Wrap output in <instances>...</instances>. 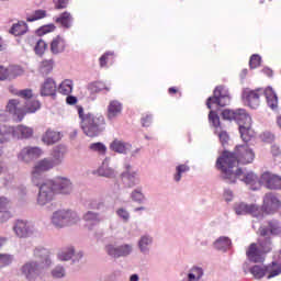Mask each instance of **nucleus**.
<instances>
[{
	"instance_id": "nucleus-26",
	"label": "nucleus",
	"mask_w": 281,
	"mask_h": 281,
	"mask_svg": "<svg viewBox=\"0 0 281 281\" xmlns=\"http://www.w3.org/2000/svg\"><path fill=\"white\" fill-rule=\"evenodd\" d=\"M154 240L155 239L153 238V236L148 234L140 236L137 241V247L143 256H148L150 254V248L153 247Z\"/></svg>"
},
{
	"instance_id": "nucleus-8",
	"label": "nucleus",
	"mask_w": 281,
	"mask_h": 281,
	"mask_svg": "<svg viewBox=\"0 0 281 281\" xmlns=\"http://www.w3.org/2000/svg\"><path fill=\"white\" fill-rule=\"evenodd\" d=\"M81 218L78 212L71 209H59L52 213L50 215V225L55 229H65V227H74L78 225Z\"/></svg>"
},
{
	"instance_id": "nucleus-14",
	"label": "nucleus",
	"mask_w": 281,
	"mask_h": 281,
	"mask_svg": "<svg viewBox=\"0 0 281 281\" xmlns=\"http://www.w3.org/2000/svg\"><path fill=\"white\" fill-rule=\"evenodd\" d=\"M135 251V246L133 244H120L115 246L114 244H106L105 245V254L113 258L114 260H120V258H128L133 256Z\"/></svg>"
},
{
	"instance_id": "nucleus-38",
	"label": "nucleus",
	"mask_w": 281,
	"mask_h": 281,
	"mask_svg": "<svg viewBox=\"0 0 281 281\" xmlns=\"http://www.w3.org/2000/svg\"><path fill=\"white\" fill-rule=\"evenodd\" d=\"M189 171H190V165H188V162L178 164L176 166V171L173 173V181L176 183L181 182V179H183V176L187 175V172Z\"/></svg>"
},
{
	"instance_id": "nucleus-17",
	"label": "nucleus",
	"mask_w": 281,
	"mask_h": 281,
	"mask_svg": "<svg viewBox=\"0 0 281 281\" xmlns=\"http://www.w3.org/2000/svg\"><path fill=\"white\" fill-rule=\"evenodd\" d=\"M43 148L37 146H26L21 149L18 154L19 161H23V164H32L35 159L43 157Z\"/></svg>"
},
{
	"instance_id": "nucleus-63",
	"label": "nucleus",
	"mask_w": 281,
	"mask_h": 281,
	"mask_svg": "<svg viewBox=\"0 0 281 281\" xmlns=\"http://www.w3.org/2000/svg\"><path fill=\"white\" fill-rule=\"evenodd\" d=\"M2 80H9L8 68L4 66H0V81Z\"/></svg>"
},
{
	"instance_id": "nucleus-60",
	"label": "nucleus",
	"mask_w": 281,
	"mask_h": 281,
	"mask_svg": "<svg viewBox=\"0 0 281 281\" xmlns=\"http://www.w3.org/2000/svg\"><path fill=\"white\" fill-rule=\"evenodd\" d=\"M153 124V114H146L145 116L142 117V126L145 128H148Z\"/></svg>"
},
{
	"instance_id": "nucleus-49",
	"label": "nucleus",
	"mask_w": 281,
	"mask_h": 281,
	"mask_svg": "<svg viewBox=\"0 0 281 281\" xmlns=\"http://www.w3.org/2000/svg\"><path fill=\"white\" fill-rule=\"evenodd\" d=\"M11 262H14V255L0 254V269H3V267H10Z\"/></svg>"
},
{
	"instance_id": "nucleus-15",
	"label": "nucleus",
	"mask_w": 281,
	"mask_h": 281,
	"mask_svg": "<svg viewBox=\"0 0 281 281\" xmlns=\"http://www.w3.org/2000/svg\"><path fill=\"white\" fill-rule=\"evenodd\" d=\"M43 269H48V267L36 260H30L22 266L21 271L29 281H35L43 273Z\"/></svg>"
},
{
	"instance_id": "nucleus-42",
	"label": "nucleus",
	"mask_w": 281,
	"mask_h": 281,
	"mask_svg": "<svg viewBox=\"0 0 281 281\" xmlns=\"http://www.w3.org/2000/svg\"><path fill=\"white\" fill-rule=\"evenodd\" d=\"M59 93L63 95H69L74 91V81L71 79H65L58 88Z\"/></svg>"
},
{
	"instance_id": "nucleus-23",
	"label": "nucleus",
	"mask_w": 281,
	"mask_h": 281,
	"mask_svg": "<svg viewBox=\"0 0 281 281\" xmlns=\"http://www.w3.org/2000/svg\"><path fill=\"white\" fill-rule=\"evenodd\" d=\"M67 153H68V149L65 145L55 146L50 154L52 155V158H50L52 164L55 167L63 165V162L65 161V155H67Z\"/></svg>"
},
{
	"instance_id": "nucleus-11",
	"label": "nucleus",
	"mask_w": 281,
	"mask_h": 281,
	"mask_svg": "<svg viewBox=\"0 0 281 281\" xmlns=\"http://www.w3.org/2000/svg\"><path fill=\"white\" fill-rule=\"evenodd\" d=\"M225 155H232L233 159H235L236 161V166H238V164H251L254 159H256V154L254 153V149L249 148V145L247 144L237 145L233 153L224 151L222 156L217 158L221 159L222 164H224L225 159H227Z\"/></svg>"
},
{
	"instance_id": "nucleus-34",
	"label": "nucleus",
	"mask_w": 281,
	"mask_h": 281,
	"mask_svg": "<svg viewBox=\"0 0 281 281\" xmlns=\"http://www.w3.org/2000/svg\"><path fill=\"white\" fill-rule=\"evenodd\" d=\"M203 276H205V271L203 270V268L199 266H193L189 270L187 279H182V281H200Z\"/></svg>"
},
{
	"instance_id": "nucleus-44",
	"label": "nucleus",
	"mask_w": 281,
	"mask_h": 281,
	"mask_svg": "<svg viewBox=\"0 0 281 281\" xmlns=\"http://www.w3.org/2000/svg\"><path fill=\"white\" fill-rule=\"evenodd\" d=\"M7 70L9 80H14V78H19V76H23V74H25V70H23V67L21 66H9Z\"/></svg>"
},
{
	"instance_id": "nucleus-36",
	"label": "nucleus",
	"mask_w": 281,
	"mask_h": 281,
	"mask_svg": "<svg viewBox=\"0 0 281 281\" xmlns=\"http://www.w3.org/2000/svg\"><path fill=\"white\" fill-rule=\"evenodd\" d=\"M27 23H25L24 21H19L14 24H12L11 29H10V34H12L13 36H23L25 34H27Z\"/></svg>"
},
{
	"instance_id": "nucleus-43",
	"label": "nucleus",
	"mask_w": 281,
	"mask_h": 281,
	"mask_svg": "<svg viewBox=\"0 0 281 281\" xmlns=\"http://www.w3.org/2000/svg\"><path fill=\"white\" fill-rule=\"evenodd\" d=\"M50 276L55 280H63V278L67 277V269H65L61 265H57L52 269Z\"/></svg>"
},
{
	"instance_id": "nucleus-12",
	"label": "nucleus",
	"mask_w": 281,
	"mask_h": 281,
	"mask_svg": "<svg viewBox=\"0 0 281 281\" xmlns=\"http://www.w3.org/2000/svg\"><path fill=\"white\" fill-rule=\"evenodd\" d=\"M13 232L18 238H38L41 231L34 223L23 220H18L13 225Z\"/></svg>"
},
{
	"instance_id": "nucleus-18",
	"label": "nucleus",
	"mask_w": 281,
	"mask_h": 281,
	"mask_svg": "<svg viewBox=\"0 0 281 281\" xmlns=\"http://www.w3.org/2000/svg\"><path fill=\"white\" fill-rule=\"evenodd\" d=\"M280 206H281V202L278 199V196H276V194L271 192L266 193V195L263 196V205L260 209L261 214L262 212H265V214H273L278 212V210H280Z\"/></svg>"
},
{
	"instance_id": "nucleus-61",
	"label": "nucleus",
	"mask_w": 281,
	"mask_h": 281,
	"mask_svg": "<svg viewBox=\"0 0 281 281\" xmlns=\"http://www.w3.org/2000/svg\"><path fill=\"white\" fill-rule=\"evenodd\" d=\"M8 205H10V200L5 196H0V212L8 210Z\"/></svg>"
},
{
	"instance_id": "nucleus-37",
	"label": "nucleus",
	"mask_w": 281,
	"mask_h": 281,
	"mask_svg": "<svg viewBox=\"0 0 281 281\" xmlns=\"http://www.w3.org/2000/svg\"><path fill=\"white\" fill-rule=\"evenodd\" d=\"M75 254V247L74 246H66L59 250L57 254L58 260L60 262H69V260H72Z\"/></svg>"
},
{
	"instance_id": "nucleus-25",
	"label": "nucleus",
	"mask_w": 281,
	"mask_h": 281,
	"mask_svg": "<svg viewBox=\"0 0 281 281\" xmlns=\"http://www.w3.org/2000/svg\"><path fill=\"white\" fill-rule=\"evenodd\" d=\"M131 148H133L131 143L117 138L110 144V150H113V153H117L119 155H128Z\"/></svg>"
},
{
	"instance_id": "nucleus-48",
	"label": "nucleus",
	"mask_w": 281,
	"mask_h": 281,
	"mask_svg": "<svg viewBox=\"0 0 281 281\" xmlns=\"http://www.w3.org/2000/svg\"><path fill=\"white\" fill-rule=\"evenodd\" d=\"M89 148L92 150V153H98L99 155H106V145L103 143H92L89 145Z\"/></svg>"
},
{
	"instance_id": "nucleus-4",
	"label": "nucleus",
	"mask_w": 281,
	"mask_h": 281,
	"mask_svg": "<svg viewBox=\"0 0 281 281\" xmlns=\"http://www.w3.org/2000/svg\"><path fill=\"white\" fill-rule=\"evenodd\" d=\"M80 119V127L87 137H98L106 128V121L102 114L85 112L82 106L77 108Z\"/></svg>"
},
{
	"instance_id": "nucleus-9",
	"label": "nucleus",
	"mask_w": 281,
	"mask_h": 281,
	"mask_svg": "<svg viewBox=\"0 0 281 281\" xmlns=\"http://www.w3.org/2000/svg\"><path fill=\"white\" fill-rule=\"evenodd\" d=\"M249 273L254 276L255 280H262L268 274L267 279L276 278L281 273V250L276 252L273 261L270 266L255 265L249 269Z\"/></svg>"
},
{
	"instance_id": "nucleus-22",
	"label": "nucleus",
	"mask_w": 281,
	"mask_h": 281,
	"mask_svg": "<svg viewBox=\"0 0 281 281\" xmlns=\"http://www.w3.org/2000/svg\"><path fill=\"white\" fill-rule=\"evenodd\" d=\"M82 220L85 221L86 227L89 229V232L93 231L97 225L102 223V216L100 213L93 211L86 212L82 216Z\"/></svg>"
},
{
	"instance_id": "nucleus-41",
	"label": "nucleus",
	"mask_w": 281,
	"mask_h": 281,
	"mask_svg": "<svg viewBox=\"0 0 281 281\" xmlns=\"http://www.w3.org/2000/svg\"><path fill=\"white\" fill-rule=\"evenodd\" d=\"M131 199L135 203H144V201H146V195L144 194V188L137 187L136 189H134L131 193Z\"/></svg>"
},
{
	"instance_id": "nucleus-10",
	"label": "nucleus",
	"mask_w": 281,
	"mask_h": 281,
	"mask_svg": "<svg viewBox=\"0 0 281 281\" xmlns=\"http://www.w3.org/2000/svg\"><path fill=\"white\" fill-rule=\"evenodd\" d=\"M56 168L54 162H52V158H43L36 161L31 170V181L33 186L41 190L43 183L47 181L45 179V172H49V170H54Z\"/></svg>"
},
{
	"instance_id": "nucleus-27",
	"label": "nucleus",
	"mask_w": 281,
	"mask_h": 281,
	"mask_svg": "<svg viewBox=\"0 0 281 281\" xmlns=\"http://www.w3.org/2000/svg\"><path fill=\"white\" fill-rule=\"evenodd\" d=\"M54 21L64 30H71V27H74V15L68 11H64L58 16L54 18Z\"/></svg>"
},
{
	"instance_id": "nucleus-35",
	"label": "nucleus",
	"mask_w": 281,
	"mask_h": 281,
	"mask_svg": "<svg viewBox=\"0 0 281 281\" xmlns=\"http://www.w3.org/2000/svg\"><path fill=\"white\" fill-rule=\"evenodd\" d=\"M88 91L91 94L100 93L101 91L109 93V91H111V86H108L104 81H93L88 85Z\"/></svg>"
},
{
	"instance_id": "nucleus-30",
	"label": "nucleus",
	"mask_w": 281,
	"mask_h": 281,
	"mask_svg": "<svg viewBox=\"0 0 281 281\" xmlns=\"http://www.w3.org/2000/svg\"><path fill=\"white\" fill-rule=\"evenodd\" d=\"M60 132L47 130L45 134L42 136V142L43 144H46V146H52L57 142H60Z\"/></svg>"
},
{
	"instance_id": "nucleus-56",
	"label": "nucleus",
	"mask_w": 281,
	"mask_h": 281,
	"mask_svg": "<svg viewBox=\"0 0 281 281\" xmlns=\"http://www.w3.org/2000/svg\"><path fill=\"white\" fill-rule=\"evenodd\" d=\"M55 10H65L69 5V0H53Z\"/></svg>"
},
{
	"instance_id": "nucleus-29",
	"label": "nucleus",
	"mask_w": 281,
	"mask_h": 281,
	"mask_svg": "<svg viewBox=\"0 0 281 281\" xmlns=\"http://www.w3.org/2000/svg\"><path fill=\"white\" fill-rule=\"evenodd\" d=\"M67 48V41H65V37L57 35L55 38L50 42V52L54 55L63 54L65 49Z\"/></svg>"
},
{
	"instance_id": "nucleus-39",
	"label": "nucleus",
	"mask_w": 281,
	"mask_h": 281,
	"mask_svg": "<svg viewBox=\"0 0 281 281\" xmlns=\"http://www.w3.org/2000/svg\"><path fill=\"white\" fill-rule=\"evenodd\" d=\"M213 246L218 251H227V249L232 247V239H229V237L222 236L214 241Z\"/></svg>"
},
{
	"instance_id": "nucleus-19",
	"label": "nucleus",
	"mask_w": 281,
	"mask_h": 281,
	"mask_svg": "<svg viewBox=\"0 0 281 281\" xmlns=\"http://www.w3.org/2000/svg\"><path fill=\"white\" fill-rule=\"evenodd\" d=\"M260 183L268 190H280L281 189V178L279 176L272 175L270 172H265L260 177Z\"/></svg>"
},
{
	"instance_id": "nucleus-58",
	"label": "nucleus",
	"mask_w": 281,
	"mask_h": 281,
	"mask_svg": "<svg viewBox=\"0 0 281 281\" xmlns=\"http://www.w3.org/2000/svg\"><path fill=\"white\" fill-rule=\"evenodd\" d=\"M115 53L106 52L99 58L100 67H106V61L109 60V56H114Z\"/></svg>"
},
{
	"instance_id": "nucleus-53",
	"label": "nucleus",
	"mask_w": 281,
	"mask_h": 281,
	"mask_svg": "<svg viewBox=\"0 0 281 281\" xmlns=\"http://www.w3.org/2000/svg\"><path fill=\"white\" fill-rule=\"evenodd\" d=\"M260 63H262V57L258 54L252 55L249 60L250 69H258V67H260Z\"/></svg>"
},
{
	"instance_id": "nucleus-51",
	"label": "nucleus",
	"mask_w": 281,
	"mask_h": 281,
	"mask_svg": "<svg viewBox=\"0 0 281 281\" xmlns=\"http://www.w3.org/2000/svg\"><path fill=\"white\" fill-rule=\"evenodd\" d=\"M45 49H47V43L43 40H38L34 47L35 54L37 56H43L45 54Z\"/></svg>"
},
{
	"instance_id": "nucleus-46",
	"label": "nucleus",
	"mask_w": 281,
	"mask_h": 281,
	"mask_svg": "<svg viewBox=\"0 0 281 281\" xmlns=\"http://www.w3.org/2000/svg\"><path fill=\"white\" fill-rule=\"evenodd\" d=\"M53 69H54V60H52V59L43 60L40 64V74H42V76H47V75L52 74Z\"/></svg>"
},
{
	"instance_id": "nucleus-32",
	"label": "nucleus",
	"mask_w": 281,
	"mask_h": 281,
	"mask_svg": "<svg viewBox=\"0 0 281 281\" xmlns=\"http://www.w3.org/2000/svg\"><path fill=\"white\" fill-rule=\"evenodd\" d=\"M122 113V103L117 100L110 101L108 105V119L115 120Z\"/></svg>"
},
{
	"instance_id": "nucleus-40",
	"label": "nucleus",
	"mask_w": 281,
	"mask_h": 281,
	"mask_svg": "<svg viewBox=\"0 0 281 281\" xmlns=\"http://www.w3.org/2000/svg\"><path fill=\"white\" fill-rule=\"evenodd\" d=\"M209 124L215 128L214 133H218V131L223 128V126H221V116H218V113L214 110H211L209 113Z\"/></svg>"
},
{
	"instance_id": "nucleus-45",
	"label": "nucleus",
	"mask_w": 281,
	"mask_h": 281,
	"mask_svg": "<svg viewBox=\"0 0 281 281\" xmlns=\"http://www.w3.org/2000/svg\"><path fill=\"white\" fill-rule=\"evenodd\" d=\"M268 236L271 234L272 236H278L281 232L280 222L278 220H271L268 222Z\"/></svg>"
},
{
	"instance_id": "nucleus-3",
	"label": "nucleus",
	"mask_w": 281,
	"mask_h": 281,
	"mask_svg": "<svg viewBox=\"0 0 281 281\" xmlns=\"http://www.w3.org/2000/svg\"><path fill=\"white\" fill-rule=\"evenodd\" d=\"M223 120L228 122L235 121L239 126V133L243 142H251V138L256 133L251 128V116L247 113L245 109L229 110L225 109L222 111Z\"/></svg>"
},
{
	"instance_id": "nucleus-6",
	"label": "nucleus",
	"mask_w": 281,
	"mask_h": 281,
	"mask_svg": "<svg viewBox=\"0 0 281 281\" xmlns=\"http://www.w3.org/2000/svg\"><path fill=\"white\" fill-rule=\"evenodd\" d=\"M259 234L260 238L258 244H251L246 251V256L250 262H265V255L273 249L271 237H269V231L261 227Z\"/></svg>"
},
{
	"instance_id": "nucleus-1",
	"label": "nucleus",
	"mask_w": 281,
	"mask_h": 281,
	"mask_svg": "<svg viewBox=\"0 0 281 281\" xmlns=\"http://www.w3.org/2000/svg\"><path fill=\"white\" fill-rule=\"evenodd\" d=\"M226 159L224 162L221 159L216 160V167L221 170V177L226 183H236V181H244L246 186H249L250 190H260V179L254 172L244 173L243 169H236V159L232 157V154H225Z\"/></svg>"
},
{
	"instance_id": "nucleus-59",
	"label": "nucleus",
	"mask_w": 281,
	"mask_h": 281,
	"mask_svg": "<svg viewBox=\"0 0 281 281\" xmlns=\"http://www.w3.org/2000/svg\"><path fill=\"white\" fill-rule=\"evenodd\" d=\"M12 218V213L10 211H0V223H8Z\"/></svg>"
},
{
	"instance_id": "nucleus-33",
	"label": "nucleus",
	"mask_w": 281,
	"mask_h": 281,
	"mask_svg": "<svg viewBox=\"0 0 281 281\" xmlns=\"http://www.w3.org/2000/svg\"><path fill=\"white\" fill-rule=\"evenodd\" d=\"M99 177H106L108 179H114L117 177L115 169L109 166V160H104L102 166L98 169Z\"/></svg>"
},
{
	"instance_id": "nucleus-7",
	"label": "nucleus",
	"mask_w": 281,
	"mask_h": 281,
	"mask_svg": "<svg viewBox=\"0 0 281 281\" xmlns=\"http://www.w3.org/2000/svg\"><path fill=\"white\" fill-rule=\"evenodd\" d=\"M259 91H261V93H263V95L266 97L268 106L272 109V111H276L278 109V94L276 93V91H273V88L271 87H268L265 90H251L249 88H246L243 91V100L246 101L250 109H257L258 106H260V93H258Z\"/></svg>"
},
{
	"instance_id": "nucleus-47",
	"label": "nucleus",
	"mask_w": 281,
	"mask_h": 281,
	"mask_svg": "<svg viewBox=\"0 0 281 281\" xmlns=\"http://www.w3.org/2000/svg\"><path fill=\"white\" fill-rule=\"evenodd\" d=\"M47 16V11L45 10H36L32 15H27L26 21L29 23H34V21H41V19H45Z\"/></svg>"
},
{
	"instance_id": "nucleus-2",
	"label": "nucleus",
	"mask_w": 281,
	"mask_h": 281,
	"mask_svg": "<svg viewBox=\"0 0 281 281\" xmlns=\"http://www.w3.org/2000/svg\"><path fill=\"white\" fill-rule=\"evenodd\" d=\"M74 192V183L67 177H55L47 179L38 190L36 204L40 207H45L56 199V194L69 196Z\"/></svg>"
},
{
	"instance_id": "nucleus-28",
	"label": "nucleus",
	"mask_w": 281,
	"mask_h": 281,
	"mask_svg": "<svg viewBox=\"0 0 281 281\" xmlns=\"http://www.w3.org/2000/svg\"><path fill=\"white\" fill-rule=\"evenodd\" d=\"M40 93L43 97L56 95V81L53 78H46L41 85Z\"/></svg>"
},
{
	"instance_id": "nucleus-5",
	"label": "nucleus",
	"mask_w": 281,
	"mask_h": 281,
	"mask_svg": "<svg viewBox=\"0 0 281 281\" xmlns=\"http://www.w3.org/2000/svg\"><path fill=\"white\" fill-rule=\"evenodd\" d=\"M38 109H41V102L34 99L26 101L11 99L7 104V113L12 117L13 122H23L27 113H36Z\"/></svg>"
},
{
	"instance_id": "nucleus-55",
	"label": "nucleus",
	"mask_w": 281,
	"mask_h": 281,
	"mask_svg": "<svg viewBox=\"0 0 281 281\" xmlns=\"http://www.w3.org/2000/svg\"><path fill=\"white\" fill-rule=\"evenodd\" d=\"M16 94L20 98L24 99V102H27V100H32V89H24L16 92Z\"/></svg>"
},
{
	"instance_id": "nucleus-31",
	"label": "nucleus",
	"mask_w": 281,
	"mask_h": 281,
	"mask_svg": "<svg viewBox=\"0 0 281 281\" xmlns=\"http://www.w3.org/2000/svg\"><path fill=\"white\" fill-rule=\"evenodd\" d=\"M14 126L0 124V144H8L14 137Z\"/></svg>"
},
{
	"instance_id": "nucleus-64",
	"label": "nucleus",
	"mask_w": 281,
	"mask_h": 281,
	"mask_svg": "<svg viewBox=\"0 0 281 281\" xmlns=\"http://www.w3.org/2000/svg\"><path fill=\"white\" fill-rule=\"evenodd\" d=\"M85 254L82 252V250H79L76 252L75 250V254L72 255V262L76 263V262H80V260H82Z\"/></svg>"
},
{
	"instance_id": "nucleus-54",
	"label": "nucleus",
	"mask_w": 281,
	"mask_h": 281,
	"mask_svg": "<svg viewBox=\"0 0 281 281\" xmlns=\"http://www.w3.org/2000/svg\"><path fill=\"white\" fill-rule=\"evenodd\" d=\"M215 135L218 136L222 146H225V144L229 142V135L227 134V132L223 131V128L218 131V133H215Z\"/></svg>"
},
{
	"instance_id": "nucleus-21",
	"label": "nucleus",
	"mask_w": 281,
	"mask_h": 281,
	"mask_svg": "<svg viewBox=\"0 0 281 281\" xmlns=\"http://www.w3.org/2000/svg\"><path fill=\"white\" fill-rule=\"evenodd\" d=\"M33 257L38 260L40 265L44 267H52V257H49V250L43 246H37L33 249Z\"/></svg>"
},
{
	"instance_id": "nucleus-57",
	"label": "nucleus",
	"mask_w": 281,
	"mask_h": 281,
	"mask_svg": "<svg viewBox=\"0 0 281 281\" xmlns=\"http://www.w3.org/2000/svg\"><path fill=\"white\" fill-rule=\"evenodd\" d=\"M54 30H56V25L47 24V25L42 26L37 32L41 36L42 34H49V32H54Z\"/></svg>"
},
{
	"instance_id": "nucleus-52",
	"label": "nucleus",
	"mask_w": 281,
	"mask_h": 281,
	"mask_svg": "<svg viewBox=\"0 0 281 281\" xmlns=\"http://www.w3.org/2000/svg\"><path fill=\"white\" fill-rule=\"evenodd\" d=\"M116 216L123 221V223H128L131 221V213L124 207H120L116 210Z\"/></svg>"
},
{
	"instance_id": "nucleus-62",
	"label": "nucleus",
	"mask_w": 281,
	"mask_h": 281,
	"mask_svg": "<svg viewBox=\"0 0 281 281\" xmlns=\"http://www.w3.org/2000/svg\"><path fill=\"white\" fill-rule=\"evenodd\" d=\"M224 199L227 203L234 201V192L231 189L224 190Z\"/></svg>"
},
{
	"instance_id": "nucleus-20",
	"label": "nucleus",
	"mask_w": 281,
	"mask_h": 281,
	"mask_svg": "<svg viewBox=\"0 0 281 281\" xmlns=\"http://www.w3.org/2000/svg\"><path fill=\"white\" fill-rule=\"evenodd\" d=\"M121 182L124 188H135V186L142 183V179L137 171H123L121 173Z\"/></svg>"
},
{
	"instance_id": "nucleus-24",
	"label": "nucleus",
	"mask_w": 281,
	"mask_h": 281,
	"mask_svg": "<svg viewBox=\"0 0 281 281\" xmlns=\"http://www.w3.org/2000/svg\"><path fill=\"white\" fill-rule=\"evenodd\" d=\"M13 137L15 139H32L34 137V128L26 125L13 126Z\"/></svg>"
},
{
	"instance_id": "nucleus-13",
	"label": "nucleus",
	"mask_w": 281,
	"mask_h": 281,
	"mask_svg": "<svg viewBox=\"0 0 281 281\" xmlns=\"http://www.w3.org/2000/svg\"><path fill=\"white\" fill-rule=\"evenodd\" d=\"M231 103L232 94L225 86H217L213 91V95L206 100L207 109H212V104H216V106H228Z\"/></svg>"
},
{
	"instance_id": "nucleus-16",
	"label": "nucleus",
	"mask_w": 281,
	"mask_h": 281,
	"mask_svg": "<svg viewBox=\"0 0 281 281\" xmlns=\"http://www.w3.org/2000/svg\"><path fill=\"white\" fill-rule=\"evenodd\" d=\"M234 212L235 214H237V216H245L247 214L255 216V218H262L263 216V213H262V210H260V206L256 204H247L245 202L235 203Z\"/></svg>"
},
{
	"instance_id": "nucleus-50",
	"label": "nucleus",
	"mask_w": 281,
	"mask_h": 281,
	"mask_svg": "<svg viewBox=\"0 0 281 281\" xmlns=\"http://www.w3.org/2000/svg\"><path fill=\"white\" fill-rule=\"evenodd\" d=\"M88 207L90 210H104L105 205H104V201L102 200H98V199H91L88 201Z\"/></svg>"
}]
</instances>
